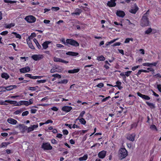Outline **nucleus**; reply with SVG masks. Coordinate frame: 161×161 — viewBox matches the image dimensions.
Segmentation results:
<instances>
[{
	"label": "nucleus",
	"mask_w": 161,
	"mask_h": 161,
	"mask_svg": "<svg viewBox=\"0 0 161 161\" xmlns=\"http://www.w3.org/2000/svg\"><path fill=\"white\" fill-rule=\"evenodd\" d=\"M149 9H148L142 17L140 22V25L142 26H147L149 25L150 22L149 19Z\"/></svg>",
	"instance_id": "1"
},
{
	"label": "nucleus",
	"mask_w": 161,
	"mask_h": 161,
	"mask_svg": "<svg viewBox=\"0 0 161 161\" xmlns=\"http://www.w3.org/2000/svg\"><path fill=\"white\" fill-rule=\"evenodd\" d=\"M128 155V152L125 148H121L119 150V157L120 160L125 158Z\"/></svg>",
	"instance_id": "2"
},
{
	"label": "nucleus",
	"mask_w": 161,
	"mask_h": 161,
	"mask_svg": "<svg viewBox=\"0 0 161 161\" xmlns=\"http://www.w3.org/2000/svg\"><path fill=\"white\" fill-rule=\"evenodd\" d=\"M63 42V43L70 47L69 45L75 46H79V44L76 41H61Z\"/></svg>",
	"instance_id": "3"
},
{
	"label": "nucleus",
	"mask_w": 161,
	"mask_h": 161,
	"mask_svg": "<svg viewBox=\"0 0 161 161\" xmlns=\"http://www.w3.org/2000/svg\"><path fill=\"white\" fill-rule=\"evenodd\" d=\"M42 147L45 150H50L53 148L52 147L48 142L43 143L42 145Z\"/></svg>",
	"instance_id": "4"
},
{
	"label": "nucleus",
	"mask_w": 161,
	"mask_h": 161,
	"mask_svg": "<svg viewBox=\"0 0 161 161\" xmlns=\"http://www.w3.org/2000/svg\"><path fill=\"white\" fill-rule=\"evenodd\" d=\"M143 119V117H141L140 120V118L139 117L138 118V119L137 122H134L130 126V130H131L134 128H136L138 126V123L140 121L142 122V121Z\"/></svg>",
	"instance_id": "5"
},
{
	"label": "nucleus",
	"mask_w": 161,
	"mask_h": 161,
	"mask_svg": "<svg viewBox=\"0 0 161 161\" xmlns=\"http://www.w3.org/2000/svg\"><path fill=\"white\" fill-rule=\"evenodd\" d=\"M25 19L28 22L30 23H33L36 21V18L32 15H29L26 17Z\"/></svg>",
	"instance_id": "6"
},
{
	"label": "nucleus",
	"mask_w": 161,
	"mask_h": 161,
	"mask_svg": "<svg viewBox=\"0 0 161 161\" xmlns=\"http://www.w3.org/2000/svg\"><path fill=\"white\" fill-rule=\"evenodd\" d=\"M139 9V8L137 5L135 3L134 6L132 7L129 10V12L133 14H135Z\"/></svg>",
	"instance_id": "7"
},
{
	"label": "nucleus",
	"mask_w": 161,
	"mask_h": 161,
	"mask_svg": "<svg viewBox=\"0 0 161 161\" xmlns=\"http://www.w3.org/2000/svg\"><path fill=\"white\" fill-rule=\"evenodd\" d=\"M107 153V151L105 150H102L98 154V157L99 158L103 159L106 156Z\"/></svg>",
	"instance_id": "8"
},
{
	"label": "nucleus",
	"mask_w": 161,
	"mask_h": 161,
	"mask_svg": "<svg viewBox=\"0 0 161 161\" xmlns=\"http://www.w3.org/2000/svg\"><path fill=\"white\" fill-rule=\"evenodd\" d=\"M137 95L139 97H141L142 99L145 100H149L150 99V97L147 95L142 94L139 92L137 93Z\"/></svg>",
	"instance_id": "9"
},
{
	"label": "nucleus",
	"mask_w": 161,
	"mask_h": 161,
	"mask_svg": "<svg viewBox=\"0 0 161 161\" xmlns=\"http://www.w3.org/2000/svg\"><path fill=\"white\" fill-rule=\"evenodd\" d=\"M72 109V108L71 106H65L62 107L61 110L65 112L66 113H68L70 112Z\"/></svg>",
	"instance_id": "10"
},
{
	"label": "nucleus",
	"mask_w": 161,
	"mask_h": 161,
	"mask_svg": "<svg viewBox=\"0 0 161 161\" xmlns=\"http://www.w3.org/2000/svg\"><path fill=\"white\" fill-rule=\"evenodd\" d=\"M135 136L136 135L134 133L129 134L127 136V139L130 141L133 142L134 141Z\"/></svg>",
	"instance_id": "11"
},
{
	"label": "nucleus",
	"mask_w": 161,
	"mask_h": 161,
	"mask_svg": "<svg viewBox=\"0 0 161 161\" xmlns=\"http://www.w3.org/2000/svg\"><path fill=\"white\" fill-rule=\"evenodd\" d=\"M82 10L79 8H76L75 10V12L72 13L71 14L72 15H79L82 12Z\"/></svg>",
	"instance_id": "12"
},
{
	"label": "nucleus",
	"mask_w": 161,
	"mask_h": 161,
	"mask_svg": "<svg viewBox=\"0 0 161 161\" xmlns=\"http://www.w3.org/2000/svg\"><path fill=\"white\" fill-rule=\"evenodd\" d=\"M116 14L117 16L122 18L124 17L125 15L124 12L121 10H117Z\"/></svg>",
	"instance_id": "13"
},
{
	"label": "nucleus",
	"mask_w": 161,
	"mask_h": 161,
	"mask_svg": "<svg viewBox=\"0 0 161 161\" xmlns=\"http://www.w3.org/2000/svg\"><path fill=\"white\" fill-rule=\"evenodd\" d=\"M30 71V68L27 67L21 68L20 69V71L21 73H24L28 72Z\"/></svg>",
	"instance_id": "14"
},
{
	"label": "nucleus",
	"mask_w": 161,
	"mask_h": 161,
	"mask_svg": "<svg viewBox=\"0 0 161 161\" xmlns=\"http://www.w3.org/2000/svg\"><path fill=\"white\" fill-rule=\"evenodd\" d=\"M16 86L10 85L5 87V89H6V91H9L13 89L16 88Z\"/></svg>",
	"instance_id": "15"
},
{
	"label": "nucleus",
	"mask_w": 161,
	"mask_h": 161,
	"mask_svg": "<svg viewBox=\"0 0 161 161\" xmlns=\"http://www.w3.org/2000/svg\"><path fill=\"white\" fill-rule=\"evenodd\" d=\"M37 127L38 125H31L30 127H28L27 130V132L29 133L33 131L35 128H37Z\"/></svg>",
	"instance_id": "16"
},
{
	"label": "nucleus",
	"mask_w": 161,
	"mask_h": 161,
	"mask_svg": "<svg viewBox=\"0 0 161 161\" xmlns=\"http://www.w3.org/2000/svg\"><path fill=\"white\" fill-rule=\"evenodd\" d=\"M66 54L68 55L75 56H78L79 55V53L73 52L69 51L67 52L66 53Z\"/></svg>",
	"instance_id": "17"
},
{
	"label": "nucleus",
	"mask_w": 161,
	"mask_h": 161,
	"mask_svg": "<svg viewBox=\"0 0 161 161\" xmlns=\"http://www.w3.org/2000/svg\"><path fill=\"white\" fill-rule=\"evenodd\" d=\"M107 4L108 6L110 7H115L116 5L115 2L113 1H108Z\"/></svg>",
	"instance_id": "18"
},
{
	"label": "nucleus",
	"mask_w": 161,
	"mask_h": 161,
	"mask_svg": "<svg viewBox=\"0 0 161 161\" xmlns=\"http://www.w3.org/2000/svg\"><path fill=\"white\" fill-rule=\"evenodd\" d=\"M7 121L8 123L13 125L16 124L17 122L16 120L12 118L8 119L7 120Z\"/></svg>",
	"instance_id": "19"
},
{
	"label": "nucleus",
	"mask_w": 161,
	"mask_h": 161,
	"mask_svg": "<svg viewBox=\"0 0 161 161\" xmlns=\"http://www.w3.org/2000/svg\"><path fill=\"white\" fill-rule=\"evenodd\" d=\"M116 85L114 86V87H117L119 90H121L122 88L123 87L121 86V82L117 81L116 82Z\"/></svg>",
	"instance_id": "20"
},
{
	"label": "nucleus",
	"mask_w": 161,
	"mask_h": 161,
	"mask_svg": "<svg viewBox=\"0 0 161 161\" xmlns=\"http://www.w3.org/2000/svg\"><path fill=\"white\" fill-rule=\"evenodd\" d=\"M80 70V69L77 68L68 71V73L69 74H74L78 73Z\"/></svg>",
	"instance_id": "21"
},
{
	"label": "nucleus",
	"mask_w": 161,
	"mask_h": 161,
	"mask_svg": "<svg viewBox=\"0 0 161 161\" xmlns=\"http://www.w3.org/2000/svg\"><path fill=\"white\" fill-rule=\"evenodd\" d=\"M152 32H153V33H155L156 32V30H153L151 28H149L145 31V33L148 34Z\"/></svg>",
	"instance_id": "22"
},
{
	"label": "nucleus",
	"mask_w": 161,
	"mask_h": 161,
	"mask_svg": "<svg viewBox=\"0 0 161 161\" xmlns=\"http://www.w3.org/2000/svg\"><path fill=\"white\" fill-rule=\"evenodd\" d=\"M76 120H79L80 123L83 125H85L86 123V120L83 118H81L80 119L77 118Z\"/></svg>",
	"instance_id": "23"
},
{
	"label": "nucleus",
	"mask_w": 161,
	"mask_h": 161,
	"mask_svg": "<svg viewBox=\"0 0 161 161\" xmlns=\"http://www.w3.org/2000/svg\"><path fill=\"white\" fill-rule=\"evenodd\" d=\"M31 57L35 60L37 61L39 60L40 59V55L35 54L32 55Z\"/></svg>",
	"instance_id": "24"
},
{
	"label": "nucleus",
	"mask_w": 161,
	"mask_h": 161,
	"mask_svg": "<svg viewBox=\"0 0 161 161\" xmlns=\"http://www.w3.org/2000/svg\"><path fill=\"white\" fill-rule=\"evenodd\" d=\"M88 158V155L87 154H85L83 157H80L79 159L80 161H86Z\"/></svg>",
	"instance_id": "25"
},
{
	"label": "nucleus",
	"mask_w": 161,
	"mask_h": 161,
	"mask_svg": "<svg viewBox=\"0 0 161 161\" xmlns=\"http://www.w3.org/2000/svg\"><path fill=\"white\" fill-rule=\"evenodd\" d=\"M25 76L26 77H28L32 79H36L40 77V76H32V75L30 74H26Z\"/></svg>",
	"instance_id": "26"
},
{
	"label": "nucleus",
	"mask_w": 161,
	"mask_h": 161,
	"mask_svg": "<svg viewBox=\"0 0 161 161\" xmlns=\"http://www.w3.org/2000/svg\"><path fill=\"white\" fill-rule=\"evenodd\" d=\"M36 36V34L35 33H32L31 34V35L28 37V39H29V40H36L35 38H34V37Z\"/></svg>",
	"instance_id": "27"
},
{
	"label": "nucleus",
	"mask_w": 161,
	"mask_h": 161,
	"mask_svg": "<svg viewBox=\"0 0 161 161\" xmlns=\"http://www.w3.org/2000/svg\"><path fill=\"white\" fill-rule=\"evenodd\" d=\"M146 103L150 107L151 109H154L155 108V106L154 104L152 103H149L148 102H146Z\"/></svg>",
	"instance_id": "28"
},
{
	"label": "nucleus",
	"mask_w": 161,
	"mask_h": 161,
	"mask_svg": "<svg viewBox=\"0 0 161 161\" xmlns=\"http://www.w3.org/2000/svg\"><path fill=\"white\" fill-rule=\"evenodd\" d=\"M51 42L49 41H46L42 44L43 48L46 49L48 47V44Z\"/></svg>",
	"instance_id": "29"
},
{
	"label": "nucleus",
	"mask_w": 161,
	"mask_h": 161,
	"mask_svg": "<svg viewBox=\"0 0 161 161\" xmlns=\"http://www.w3.org/2000/svg\"><path fill=\"white\" fill-rule=\"evenodd\" d=\"M105 64L104 65V68L107 69H108L109 68V66H110L111 64L108 63V61L106 60L104 61Z\"/></svg>",
	"instance_id": "30"
},
{
	"label": "nucleus",
	"mask_w": 161,
	"mask_h": 161,
	"mask_svg": "<svg viewBox=\"0 0 161 161\" xmlns=\"http://www.w3.org/2000/svg\"><path fill=\"white\" fill-rule=\"evenodd\" d=\"M53 121L51 119H48L45 122H41V126L42 125L46 124H48L49 123H52Z\"/></svg>",
	"instance_id": "31"
},
{
	"label": "nucleus",
	"mask_w": 161,
	"mask_h": 161,
	"mask_svg": "<svg viewBox=\"0 0 161 161\" xmlns=\"http://www.w3.org/2000/svg\"><path fill=\"white\" fill-rule=\"evenodd\" d=\"M97 59L99 61H104L105 59V58L103 55L99 56L97 58Z\"/></svg>",
	"instance_id": "32"
},
{
	"label": "nucleus",
	"mask_w": 161,
	"mask_h": 161,
	"mask_svg": "<svg viewBox=\"0 0 161 161\" xmlns=\"http://www.w3.org/2000/svg\"><path fill=\"white\" fill-rule=\"evenodd\" d=\"M12 34H13L14 36H15L16 38L19 39H21V36L19 34H18L15 32H13L12 33Z\"/></svg>",
	"instance_id": "33"
},
{
	"label": "nucleus",
	"mask_w": 161,
	"mask_h": 161,
	"mask_svg": "<svg viewBox=\"0 0 161 161\" xmlns=\"http://www.w3.org/2000/svg\"><path fill=\"white\" fill-rule=\"evenodd\" d=\"M1 76L3 78H4L7 80L8 79L9 77L8 75L6 73H3L2 74Z\"/></svg>",
	"instance_id": "34"
},
{
	"label": "nucleus",
	"mask_w": 161,
	"mask_h": 161,
	"mask_svg": "<svg viewBox=\"0 0 161 161\" xmlns=\"http://www.w3.org/2000/svg\"><path fill=\"white\" fill-rule=\"evenodd\" d=\"M21 105H25L26 106H28L29 105V103H28V101H20Z\"/></svg>",
	"instance_id": "35"
},
{
	"label": "nucleus",
	"mask_w": 161,
	"mask_h": 161,
	"mask_svg": "<svg viewBox=\"0 0 161 161\" xmlns=\"http://www.w3.org/2000/svg\"><path fill=\"white\" fill-rule=\"evenodd\" d=\"M27 43L29 45V47L31 49H34V47L32 43L31 42V41H26Z\"/></svg>",
	"instance_id": "36"
},
{
	"label": "nucleus",
	"mask_w": 161,
	"mask_h": 161,
	"mask_svg": "<svg viewBox=\"0 0 161 161\" xmlns=\"http://www.w3.org/2000/svg\"><path fill=\"white\" fill-rule=\"evenodd\" d=\"M85 113H86V112L84 111H81L80 112L79 117H78V118H77L80 119L81 118H83V117L84 115L85 114Z\"/></svg>",
	"instance_id": "37"
},
{
	"label": "nucleus",
	"mask_w": 161,
	"mask_h": 161,
	"mask_svg": "<svg viewBox=\"0 0 161 161\" xmlns=\"http://www.w3.org/2000/svg\"><path fill=\"white\" fill-rule=\"evenodd\" d=\"M56 72H61L63 70V69L62 67L58 66L57 67H56Z\"/></svg>",
	"instance_id": "38"
},
{
	"label": "nucleus",
	"mask_w": 161,
	"mask_h": 161,
	"mask_svg": "<svg viewBox=\"0 0 161 161\" xmlns=\"http://www.w3.org/2000/svg\"><path fill=\"white\" fill-rule=\"evenodd\" d=\"M150 129L153 130H155L156 131L158 130V129L156 126L154 125H150Z\"/></svg>",
	"instance_id": "39"
},
{
	"label": "nucleus",
	"mask_w": 161,
	"mask_h": 161,
	"mask_svg": "<svg viewBox=\"0 0 161 161\" xmlns=\"http://www.w3.org/2000/svg\"><path fill=\"white\" fill-rule=\"evenodd\" d=\"M68 82V80L67 79H64L59 81L58 83L60 84H66Z\"/></svg>",
	"instance_id": "40"
},
{
	"label": "nucleus",
	"mask_w": 161,
	"mask_h": 161,
	"mask_svg": "<svg viewBox=\"0 0 161 161\" xmlns=\"http://www.w3.org/2000/svg\"><path fill=\"white\" fill-rule=\"evenodd\" d=\"M158 63V61L152 63H149V67H152V66H156L157 64Z\"/></svg>",
	"instance_id": "41"
},
{
	"label": "nucleus",
	"mask_w": 161,
	"mask_h": 161,
	"mask_svg": "<svg viewBox=\"0 0 161 161\" xmlns=\"http://www.w3.org/2000/svg\"><path fill=\"white\" fill-rule=\"evenodd\" d=\"M120 75L122 76L123 79L124 81H125L126 80V76L124 74V73L123 72L121 73L120 74Z\"/></svg>",
	"instance_id": "42"
},
{
	"label": "nucleus",
	"mask_w": 161,
	"mask_h": 161,
	"mask_svg": "<svg viewBox=\"0 0 161 161\" xmlns=\"http://www.w3.org/2000/svg\"><path fill=\"white\" fill-rule=\"evenodd\" d=\"M132 73V71H129L125 72V74H124L127 77H128Z\"/></svg>",
	"instance_id": "43"
},
{
	"label": "nucleus",
	"mask_w": 161,
	"mask_h": 161,
	"mask_svg": "<svg viewBox=\"0 0 161 161\" xmlns=\"http://www.w3.org/2000/svg\"><path fill=\"white\" fill-rule=\"evenodd\" d=\"M61 58H57L56 57H54L53 58V61L55 62H60Z\"/></svg>",
	"instance_id": "44"
},
{
	"label": "nucleus",
	"mask_w": 161,
	"mask_h": 161,
	"mask_svg": "<svg viewBox=\"0 0 161 161\" xmlns=\"http://www.w3.org/2000/svg\"><path fill=\"white\" fill-rule=\"evenodd\" d=\"M23 111L22 109L16 110L14 112V114L16 115L19 114Z\"/></svg>",
	"instance_id": "45"
},
{
	"label": "nucleus",
	"mask_w": 161,
	"mask_h": 161,
	"mask_svg": "<svg viewBox=\"0 0 161 161\" xmlns=\"http://www.w3.org/2000/svg\"><path fill=\"white\" fill-rule=\"evenodd\" d=\"M52 76L54 77L55 78H57L58 79H60L61 77V75H60L57 74H53L52 75Z\"/></svg>",
	"instance_id": "46"
},
{
	"label": "nucleus",
	"mask_w": 161,
	"mask_h": 161,
	"mask_svg": "<svg viewBox=\"0 0 161 161\" xmlns=\"http://www.w3.org/2000/svg\"><path fill=\"white\" fill-rule=\"evenodd\" d=\"M51 10L53 11H57L59 9L58 7H52L51 8Z\"/></svg>",
	"instance_id": "47"
},
{
	"label": "nucleus",
	"mask_w": 161,
	"mask_h": 161,
	"mask_svg": "<svg viewBox=\"0 0 161 161\" xmlns=\"http://www.w3.org/2000/svg\"><path fill=\"white\" fill-rule=\"evenodd\" d=\"M104 86V84L102 83H100L96 85V86L101 88Z\"/></svg>",
	"instance_id": "48"
},
{
	"label": "nucleus",
	"mask_w": 161,
	"mask_h": 161,
	"mask_svg": "<svg viewBox=\"0 0 161 161\" xmlns=\"http://www.w3.org/2000/svg\"><path fill=\"white\" fill-rule=\"evenodd\" d=\"M14 26V23H11L9 24L6 26V28H10L11 27Z\"/></svg>",
	"instance_id": "49"
},
{
	"label": "nucleus",
	"mask_w": 161,
	"mask_h": 161,
	"mask_svg": "<svg viewBox=\"0 0 161 161\" xmlns=\"http://www.w3.org/2000/svg\"><path fill=\"white\" fill-rule=\"evenodd\" d=\"M110 96H108L107 97H106L105 98H103L102 100V102H103L106 101H107L108 99L110 98Z\"/></svg>",
	"instance_id": "50"
},
{
	"label": "nucleus",
	"mask_w": 161,
	"mask_h": 161,
	"mask_svg": "<svg viewBox=\"0 0 161 161\" xmlns=\"http://www.w3.org/2000/svg\"><path fill=\"white\" fill-rule=\"evenodd\" d=\"M63 133L64 135H67L69 133V132L67 130H63Z\"/></svg>",
	"instance_id": "51"
},
{
	"label": "nucleus",
	"mask_w": 161,
	"mask_h": 161,
	"mask_svg": "<svg viewBox=\"0 0 161 161\" xmlns=\"http://www.w3.org/2000/svg\"><path fill=\"white\" fill-rule=\"evenodd\" d=\"M51 142L52 144H56L58 143V142L55 139H53L51 140Z\"/></svg>",
	"instance_id": "52"
},
{
	"label": "nucleus",
	"mask_w": 161,
	"mask_h": 161,
	"mask_svg": "<svg viewBox=\"0 0 161 161\" xmlns=\"http://www.w3.org/2000/svg\"><path fill=\"white\" fill-rule=\"evenodd\" d=\"M29 114V112L27 111H26L23 112L22 114V116H23L27 115Z\"/></svg>",
	"instance_id": "53"
},
{
	"label": "nucleus",
	"mask_w": 161,
	"mask_h": 161,
	"mask_svg": "<svg viewBox=\"0 0 161 161\" xmlns=\"http://www.w3.org/2000/svg\"><path fill=\"white\" fill-rule=\"evenodd\" d=\"M38 87L37 86H36L35 87H30L29 88V89L31 90H35L37 89V88H38Z\"/></svg>",
	"instance_id": "54"
},
{
	"label": "nucleus",
	"mask_w": 161,
	"mask_h": 161,
	"mask_svg": "<svg viewBox=\"0 0 161 161\" xmlns=\"http://www.w3.org/2000/svg\"><path fill=\"white\" fill-rule=\"evenodd\" d=\"M80 131H76L73 132V136H77L78 135L80 132Z\"/></svg>",
	"instance_id": "55"
},
{
	"label": "nucleus",
	"mask_w": 161,
	"mask_h": 161,
	"mask_svg": "<svg viewBox=\"0 0 161 161\" xmlns=\"http://www.w3.org/2000/svg\"><path fill=\"white\" fill-rule=\"evenodd\" d=\"M56 67H53V68L51 69L50 70V72L51 73H54L55 72H56Z\"/></svg>",
	"instance_id": "56"
},
{
	"label": "nucleus",
	"mask_w": 161,
	"mask_h": 161,
	"mask_svg": "<svg viewBox=\"0 0 161 161\" xmlns=\"http://www.w3.org/2000/svg\"><path fill=\"white\" fill-rule=\"evenodd\" d=\"M10 104H14L15 105H17L16 104L17 103V102L15 101H10Z\"/></svg>",
	"instance_id": "57"
},
{
	"label": "nucleus",
	"mask_w": 161,
	"mask_h": 161,
	"mask_svg": "<svg viewBox=\"0 0 161 161\" xmlns=\"http://www.w3.org/2000/svg\"><path fill=\"white\" fill-rule=\"evenodd\" d=\"M140 67L139 65H137L135 66H134L132 67L131 68V69L132 71H135V70H136L137 69L139 68Z\"/></svg>",
	"instance_id": "58"
},
{
	"label": "nucleus",
	"mask_w": 161,
	"mask_h": 161,
	"mask_svg": "<svg viewBox=\"0 0 161 161\" xmlns=\"http://www.w3.org/2000/svg\"><path fill=\"white\" fill-rule=\"evenodd\" d=\"M0 92H5L6 89H5V87L3 86L0 87Z\"/></svg>",
	"instance_id": "59"
},
{
	"label": "nucleus",
	"mask_w": 161,
	"mask_h": 161,
	"mask_svg": "<svg viewBox=\"0 0 161 161\" xmlns=\"http://www.w3.org/2000/svg\"><path fill=\"white\" fill-rule=\"evenodd\" d=\"M72 127L73 128V129H75V128H80V126L77 125H75V124H74L72 126Z\"/></svg>",
	"instance_id": "60"
},
{
	"label": "nucleus",
	"mask_w": 161,
	"mask_h": 161,
	"mask_svg": "<svg viewBox=\"0 0 161 161\" xmlns=\"http://www.w3.org/2000/svg\"><path fill=\"white\" fill-rule=\"evenodd\" d=\"M9 144V143L3 142L2 143V147H6Z\"/></svg>",
	"instance_id": "61"
},
{
	"label": "nucleus",
	"mask_w": 161,
	"mask_h": 161,
	"mask_svg": "<svg viewBox=\"0 0 161 161\" xmlns=\"http://www.w3.org/2000/svg\"><path fill=\"white\" fill-rule=\"evenodd\" d=\"M51 109L52 110H53L55 111H57L58 110V108H57L56 107H53Z\"/></svg>",
	"instance_id": "62"
},
{
	"label": "nucleus",
	"mask_w": 161,
	"mask_h": 161,
	"mask_svg": "<svg viewBox=\"0 0 161 161\" xmlns=\"http://www.w3.org/2000/svg\"><path fill=\"white\" fill-rule=\"evenodd\" d=\"M157 87L158 90L161 92V85L160 84H158L157 85Z\"/></svg>",
	"instance_id": "63"
},
{
	"label": "nucleus",
	"mask_w": 161,
	"mask_h": 161,
	"mask_svg": "<svg viewBox=\"0 0 161 161\" xmlns=\"http://www.w3.org/2000/svg\"><path fill=\"white\" fill-rule=\"evenodd\" d=\"M147 69V70L152 72H154L155 71L154 69L152 68H148Z\"/></svg>",
	"instance_id": "64"
}]
</instances>
